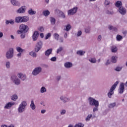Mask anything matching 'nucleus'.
I'll return each instance as SVG.
<instances>
[{
	"instance_id": "nucleus-1",
	"label": "nucleus",
	"mask_w": 127,
	"mask_h": 127,
	"mask_svg": "<svg viewBox=\"0 0 127 127\" xmlns=\"http://www.w3.org/2000/svg\"><path fill=\"white\" fill-rule=\"evenodd\" d=\"M27 106V102L25 101H22L18 106L17 111L19 114H22L24 112H25L26 110V107Z\"/></svg>"
},
{
	"instance_id": "nucleus-2",
	"label": "nucleus",
	"mask_w": 127,
	"mask_h": 127,
	"mask_svg": "<svg viewBox=\"0 0 127 127\" xmlns=\"http://www.w3.org/2000/svg\"><path fill=\"white\" fill-rule=\"evenodd\" d=\"M118 85H119V81H117L111 87L109 92L108 93L109 98H112V96L114 95V91L116 90V88H117V86H118Z\"/></svg>"
},
{
	"instance_id": "nucleus-3",
	"label": "nucleus",
	"mask_w": 127,
	"mask_h": 127,
	"mask_svg": "<svg viewBox=\"0 0 127 127\" xmlns=\"http://www.w3.org/2000/svg\"><path fill=\"white\" fill-rule=\"evenodd\" d=\"M19 31H18V34H21V33H26L28 31V26L25 24H22L19 26Z\"/></svg>"
},
{
	"instance_id": "nucleus-4",
	"label": "nucleus",
	"mask_w": 127,
	"mask_h": 127,
	"mask_svg": "<svg viewBox=\"0 0 127 127\" xmlns=\"http://www.w3.org/2000/svg\"><path fill=\"white\" fill-rule=\"evenodd\" d=\"M42 72V67L40 66H37L35 67L32 72V75L33 76H37L39 75L40 73Z\"/></svg>"
},
{
	"instance_id": "nucleus-5",
	"label": "nucleus",
	"mask_w": 127,
	"mask_h": 127,
	"mask_svg": "<svg viewBox=\"0 0 127 127\" xmlns=\"http://www.w3.org/2000/svg\"><path fill=\"white\" fill-rule=\"evenodd\" d=\"M13 48H11L6 52L5 57L7 59H11L13 57Z\"/></svg>"
},
{
	"instance_id": "nucleus-6",
	"label": "nucleus",
	"mask_w": 127,
	"mask_h": 127,
	"mask_svg": "<svg viewBox=\"0 0 127 127\" xmlns=\"http://www.w3.org/2000/svg\"><path fill=\"white\" fill-rule=\"evenodd\" d=\"M88 102L90 106H98L99 105V101L95 100V99L89 97L88 98Z\"/></svg>"
},
{
	"instance_id": "nucleus-7",
	"label": "nucleus",
	"mask_w": 127,
	"mask_h": 127,
	"mask_svg": "<svg viewBox=\"0 0 127 127\" xmlns=\"http://www.w3.org/2000/svg\"><path fill=\"white\" fill-rule=\"evenodd\" d=\"M78 11V7L75 6L72 8L69 9L67 11L68 15H74V14L77 13Z\"/></svg>"
},
{
	"instance_id": "nucleus-8",
	"label": "nucleus",
	"mask_w": 127,
	"mask_h": 127,
	"mask_svg": "<svg viewBox=\"0 0 127 127\" xmlns=\"http://www.w3.org/2000/svg\"><path fill=\"white\" fill-rule=\"evenodd\" d=\"M11 80L15 85H19L20 84V80L15 75H12L11 76Z\"/></svg>"
},
{
	"instance_id": "nucleus-9",
	"label": "nucleus",
	"mask_w": 127,
	"mask_h": 127,
	"mask_svg": "<svg viewBox=\"0 0 127 127\" xmlns=\"http://www.w3.org/2000/svg\"><path fill=\"white\" fill-rule=\"evenodd\" d=\"M43 45V43L42 41H40L37 43V45L35 46L34 49L35 52L37 53L42 48V46Z\"/></svg>"
},
{
	"instance_id": "nucleus-10",
	"label": "nucleus",
	"mask_w": 127,
	"mask_h": 127,
	"mask_svg": "<svg viewBox=\"0 0 127 127\" xmlns=\"http://www.w3.org/2000/svg\"><path fill=\"white\" fill-rule=\"evenodd\" d=\"M118 12L122 15H126V14H127V9L124 6L120 7L118 9Z\"/></svg>"
},
{
	"instance_id": "nucleus-11",
	"label": "nucleus",
	"mask_w": 127,
	"mask_h": 127,
	"mask_svg": "<svg viewBox=\"0 0 127 127\" xmlns=\"http://www.w3.org/2000/svg\"><path fill=\"white\" fill-rule=\"evenodd\" d=\"M125 90V83L124 82H122L120 83L119 86V89L118 90V92L119 94H123L124 93V91Z\"/></svg>"
},
{
	"instance_id": "nucleus-12",
	"label": "nucleus",
	"mask_w": 127,
	"mask_h": 127,
	"mask_svg": "<svg viewBox=\"0 0 127 127\" xmlns=\"http://www.w3.org/2000/svg\"><path fill=\"white\" fill-rule=\"evenodd\" d=\"M15 105V103L13 102H10L7 103L5 105L4 107V109H9L12 107V106H14Z\"/></svg>"
},
{
	"instance_id": "nucleus-13",
	"label": "nucleus",
	"mask_w": 127,
	"mask_h": 127,
	"mask_svg": "<svg viewBox=\"0 0 127 127\" xmlns=\"http://www.w3.org/2000/svg\"><path fill=\"white\" fill-rule=\"evenodd\" d=\"M61 101H63L64 104L67 103L70 101V98L63 95L60 97Z\"/></svg>"
},
{
	"instance_id": "nucleus-14",
	"label": "nucleus",
	"mask_w": 127,
	"mask_h": 127,
	"mask_svg": "<svg viewBox=\"0 0 127 127\" xmlns=\"http://www.w3.org/2000/svg\"><path fill=\"white\" fill-rule=\"evenodd\" d=\"M38 36H39V32L35 31L32 35L33 41H36Z\"/></svg>"
},
{
	"instance_id": "nucleus-15",
	"label": "nucleus",
	"mask_w": 127,
	"mask_h": 127,
	"mask_svg": "<svg viewBox=\"0 0 127 127\" xmlns=\"http://www.w3.org/2000/svg\"><path fill=\"white\" fill-rule=\"evenodd\" d=\"M26 10V7L25 6H22L17 10V13H24Z\"/></svg>"
},
{
	"instance_id": "nucleus-16",
	"label": "nucleus",
	"mask_w": 127,
	"mask_h": 127,
	"mask_svg": "<svg viewBox=\"0 0 127 127\" xmlns=\"http://www.w3.org/2000/svg\"><path fill=\"white\" fill-rule=\"evenodd\" d=\"M10 2L13 6H18L20 5V2L16 0H11Z\"/></svg>"
},
{
	"instance_id": "nucleus-17",
	"label": "nucleus",
	"mask_w": 127,
	"mask_h": 127,
	"mask_svg": "<svg viewBox=\"0 0 127 127\" xmlns=\"http://www.w3.org/2000/svg\"><path fill=\"white\" fill-rule=\"evenodd\" d=\"M17 76L19 79H21L22 81H24L26 79V75L21 73H18Z\"/></svg>"
},
{
	"instance_id": "nucleus-18",
	"label": "nucleus",
	"mask_w": 127,
	"mask_h": 127,
	"mask_svg": "<svg viewBox=\"0 0 127 127\" xmlns=\"http://www.w3.org/2000/svg\"><path fill=\"white\" fill-rule=\"evenodd\" d=\"M64 66L65 68H66L67 69H69L73 66V64L70 62H66L64 64Z\"/></svg>"
},
{
	"instance_id": "nucleus-19",
	"label": "nucleus",
	"mask_w": 127,
	"mask_h": 127,
	"mask_svg": "<svg viewBox=\"0 0 127 127\" xmlns=\"http://www.w3.org/2000/svg\"><path fill=\"white\" fill-rule=\"evenodd\" d=\"M22 23L27 22L29 20V17L27 16H21Z\"/></svg>"
},
{
	"instance_id": "nucleus-20",
	"label": "nucleus",
	"mask_w": 127,
	"mask_h": 127,
	"mask_svg": "<svg viewBox=\"0 0 127 127\" xmlns=\"http://www.w3.org/2000/svg\"><path fill=\"white\" fill-rule=\"evenodd\" d=\"M118 61V57L117 56H113L112 57L111 62L112 63H117Z\"/></svg>"
},
{
	"instance_id": "nucleus-21",
	"label": "nucleus",
	"mask_w": 127,
	"mask_h": 127,
	"mask_svg": "<svg viewBox=\"0 0 127 127\" xmlns=\"http://www.w3.org/2000/svg\"><path fill=\"white\" fill-rule=\"evenodd\" d=\"M115 6H116V7H118V8H120V7H122L123 6V3L121 1H117L115 3Z\"/></svg>"
},
{
	"instance_id": "nucleus-22",
	"label": "nucleus",
	"mask_w": 127,
	"mask_h": 127,
	"mask_svg": "<svg viewBox=\"0 0 127 127\" xmlns=\"http://www.w3.org/2000/svg\"><path fill=\"white\" fill-rule=\"evenodd\" d=\"M21 16H17L15 18V22H16V23H21Z\"/></svg>"
},
{
	"instance_id": "nucleus-23",
	"label": "nucleus",
	"mask_w": 127,
	"mask_h": 127,
	"mask_svg": "<svg viewBox=\"0 0 127 127\" xmlns=\"http://www.w3.org/2000/svg\"><path fill=\"white\" fill-rule=\"evenodd\" d=\"M36 52L35 51H32L29 53V55L33 58H36L37 57V54Z\"/></svg>"
},
{
	"instance_id": "nucleus-24",
	"label": "nucleus",
	"mask_w": 127,
	"mask_h": 127,
	"mask_svg": "<svg viewBox=\"0 0 127 127\" xmlns=\"http://www.w3.org/2000/svg\"><path fill=\"white\" fill-rule=\"evenodd\" d=\"M111 50L113 53H116L118 52V48L116 46H112Z\"/></svg>"
},
{
	"instance_id": "nucleus-25",
	"label": "nucleus",
	"mask_w": 127,
	"mask_h": 127,
	"mask_svg": "<svg viewBox=\"0 0 127 127\" xmlns=\"http://www.w3.org/2000/svg\"><path fill=\"white\" fill-rule=\"evenodd\" d=\"M16 50L19 53H23V52H25V50L22 49L20 47H16Z\"/></svg>"
},
{
	"instance_id": "nucleus-26",
	"label": "nucleus",
	"mask_w": 127,
	"mask_h": 127,
	"mask_svg": "<svg viewBox=\"0 0 127 127\" xmlns=\"http://www.w3.org/2000/svg\"><path fill=\"white\" fill-rule=\"evenodd\" d=\"M52 49H49L47 50L45 52V55L46 56H49L51 53H52Z\"/></svg>"
},
{
	"instance_id": "nucleus-27",
	"label": "nucleus",
	"mask_w": 127,
	"mask_h": 127,
	"mask_svg": "<svg viewBox=\"0 0 127 127\" xmlns=\"http://www.w3.org/2000/svg\"><path fill=\"white\" fill-rule=\"evenodd\" d=\"M28 13L30 15H33L36 14V11L33 10L32 8H31L28 11Z\"/></svg>"
},
{
	"instance_id": "nucleus-28",
	"label": "nucleus",
	"mask_w": 127,
	"mask_h": 127,
	"mask_svg": "<svg viewBox=\"0 0 127 127\" xmlns=\"http://www.w3.org/2000/svg\"><path fill=\"white\" fill-rule=\"evenodd\" d=\"M30 107L33 110L36 109V107L35 106V104H34V101L33 100H31Z\"/></svg>"
},
{
	"instance_id": "nucleus-29",
	"label": "nucleus",
	"mask_w": 127,
	"mask_h": 127,
	"mask_svg": "<svg viewBox=\"0 0 127 127\" xmlns=\"http://www.w3.org/2000/svg\"><path fill=\"white\" fill-rule=\"evenodd\" d=\"M50 14V11L48 10V9L45 10L43 11V15L45 16H48Z\"/></svg>"
},
{
	"instance_id": "nucleus-30",
	"label": "nucleus",
	"mask_w": 127,
	"mask_h": 127,
	"mask_svg": "<svg viewBox=\"0 0 127 127\" xmlns=\"http://www.w3.org/2000/svg\"><path fill=\"white\" fill-rule=\"evenodd\" d=\"M85 53V51L82 50H79L76 52V54H77V55H79V56H83Z\"/></svg>"
},
{
	"instance_id": "nucleus-31",
	"label": "nucleus",
	"mask_w": 127,
	"mask_h": 127,
	"mask_svg": "<svg viewBox=\"0 0 127 127\" xmlns=\"http://www.w3.org/2000/svg\"><path fill=\"white\" fill-rule=\"evenodd\" d=\"M46 92H47L46 88H45L44 86H42L40 89V93L41 94H43L44 93H46Z\"/></svg>"
},
{
	"instance_id": "nucleus-32",
	"label": "nucleus",
	"mask_w": 127,
	"mask_h": 127,
	"mask_svg": "<svg viewBox=\"0 0 127 127\" xmlns=\"http://www.w3.org/2000/svg\"><path fill=\"white\" fill-rule=\"evenodd\" d=\"M116 102L110 103L108 105V108L109 109H113V108H115L116 107Z\"/></svg>"
},
{
	"instance_id": "nucleus-33",
	"label": "nucleus",
	"mask_w": 127,
	"mask_h": 127,
	"mask_svg": "<svg viewBox=\"0 0 127 127\" xmlns=\"http://www.w3.org/2000/svg\"><path fill=\"white\" fill-rule=\"evenodd\" d=\"M17 99H18V96H17L16 94H14L11 97V100H12V101H15Z\"/></svg>"
},
{
	"instance_id": "nucleus-34",
	"label": "nucleus",
	"mask_w": 127,
	"mask_h": 127,
	"mask_svg": "<svg viewBox=\"0 0 127 127\" xmlns=\"http://www.w3.org/2000/svg\"><path fill=\"white\" fill-rule=\"evenodd\" d=\"M50 21L52 25H54L56 22V19L54 18L53 17H50Z\"/></svg>"
},
{
	"instance_id": "nucleus-35",
	"label": "nucleus",
	"mask_w": 127,
	"mask_h": 127,
	"mask_svg": "<svg viewBox=\"0 0 127 127\" xmlns=\"http://www.w3.org/2000/svg\"><path fill=\"white\" fill-rule=\"evenodd\" d=\"M111 4V1L109 0H105L104 5L105 6H108Z\"/></svg>"
},
{
	"instance_id": "nucleus-36",
	"label": "nucleus",
	"mask_w": 127,
	"mask_h": 127,
	"mask_svg": "<svg viewBox=\"0 0 127 127\" xmlns=\"http://www.w3.org/2000/svg\"><path fill=\"white\" fill-rule=\"evenodd\" d=\"M70 29H71V25H70V24H68L65 26V29H64V30H66V31H69Z\"/></svg>"
},
{
	"instance_id": "nucleus-37",
	"label": "nucleus",
	"mask_w": 127,
	"mask_h": 127,
	"mask_svg": "<svg viewBox=\"0 0 127 127\" xmlns=\"http://www.w3.org/2000/svg\"><path fill=\"white\" fill-rule=\"evenodd\" d=\"M54 38L55 39H56V40H57V41H58V40H59V34H58V33H55L54 34Z\"/></svg>"
},
{
	"instance_id": "nucleus-38",
	"label": "nucleus",
	"mask_w": 127,
	"mask_h": 127,
	"mask_svg": "<svg viewBox=\"0 0 127 127\" xmlns=\"http://www.w3.org/2000/svg\"><path fill=\"white\" fill-rule=\"evenodd\" d=\"M89 62L92 64H95L97 62V60L96 58H91L89 60Z\"/></svg>"
},
{
	"instance_id": "nucleus-39",
	"label": "nucleus",
	"mask_w": 127,
	"mask_h": 127,
	"mask_svg": "<svg viewBox=\"0 0 127 127\" xmlns=\"http://www.w3.org/2000/svg\"><path fill=\"white\" fill-rule=\"evenodd\" d=\"M116 39L117 41H121L123 39V36L120 35H117L116 36Z\"/></svg>"
},
{
	"instance_id": "nucleus-40",
	"label": "nucleus",
	"mask_w": 127,
	"mask_h": 127,
	"mask_svg": "<svg viewBox=\"0 0 127 127\" xmlns=\"http://www.w3.org/2000/svg\"><path fill=\"white\" fill-rule=\"evenodd\" d=\"M85 32L86 33H90V32H91V28L90 27H87L85 28Z\"/></svg>"
},
{
	"instance_id": "nucleus-41",
	"label": "nucleus",
	"mask_w": 127,
	"mask_h": 127,
	"mask_svg": "<svg viewBox=\"0 0 127 127\" xmlns=\"http://www.w3.org/2000/svg\"><path fill=\"white\" fill-rule=\"evenodd\" d=\"M5 67L7 69H9L10 68V62L7 61L5 63Z\"/></svg>"
},
{
	"instance_id": "nucleus-42",
	"label": "nucleus",
	"mask_w": 127,
	"mask_h": 127,
	"mask_svg": "<svg viewBox=\"0 0 127 127\" xmlns=\"http://www.w3.org/2000/svg\"><path fill=\"white\" fill-rule=\"evenodd\" d=\"M94 107L93 109V112L94 113H95V112H98V111H99V104L97 106H94Z\"/></svg>"
},
{
	"instance_id": "nucleus-43",
	"label": "nucleus",
	"mask_w": 127,
	"mask_h": 127,
	"mask_svg": "<svg viewBox=\"0 0 127 127\" xmlns=\"http://www.w3.org/2000/svg\"><path fill=\"white\" fill-rule=\"evenodd\" d=\"M122 69H123V67L117 66L116 68H115V71H117V72H120V71H122Z\"/></svg>"
},
{
	"instance_id": "nucleus-44",
	"label": "nucleus",
	"mask_w": 127,
	"mask_h": 127,
	"mask_svg": "<svg viewBox=\"0 0 127 127\" xmlns=\"http://www.w3.org/2000/svg\"><path fill=\"white\" fill-rule=\"evenodd\" d=\"M92 116H93V115H92V114L88 115L87 116V117H86V119H85V120L86 121V122H88L89 121H90V120H91V118H92Z\"/></svg>"
},
{
	"instance_id": "nucleus-45",
	"label": "nucleus",
	"mask_w": 127,
	"mask_h": 127,
	"mask_svg": "<svg viewBox=\"0 0 127 127\" xmlns=\"http://www.w3.org/2000/svg\"><path fill=\"white\" fill-rule=\"evenodd\" d=\"M74 127H84V124L82 123H78L75 125Z\"/></svg>"
},
{
	"instance_id": "nucleus-46",
	"label": "nucleus",
	"mask_w": 127,
	"mask_h": 127,
	"mask_svg": "<svg viewBox=\"0 0 127 127\" xmlns=\"http://www.w3.org/2000/svg\"><path fill=\"white\" fill-rule=\"evenodd\" d=\"M62 50H63V47H60L59 48L57 49V54H58L60 52H61Z\"/></svg>"
},
{
	"instance_id": "nucleus-47",
	"label": "nucleus",
	"mask_w": 127,
	"mask_h": 127,
	"mask_svg": "<svg viewBox=\"0 0 127 127\" xmlns=\"http://www.w3.org/2000/svg\"><path fill=\"white\" fill-rule=\"evenodd\" d=\"M65 114H66V110H65L63 109L62 111H61V115L62 116H63V115H65Z\"/></svg>"
},
{
	"instance_id": "nucleus-48",
	"label": "nucleus",
	"mask_w": 127,
	"mask_h": 127,
	"mask_svg": "<svg viewBox=\"0 0 127 127\" xmlns=\"http://www.w3.org/2000/svg\"><path fill=\"white\" fill-rule=\"evenodd\" d=\"M106 13H107V14H114V11H110L109 10H107L106 11Z\"/></svg>"
},
{
	"instance_id": "nucleus-49",
	"label": "nucleus",
	"mask_w": 127,
	"mask_h": 127,
	"mask_svg": "<svg viewBox=\"0 0 127 127\" xmlns=\"http://www.w3.org/2000/svg\"><path fill=\"white\" fill-rule=\"evenodd\" d=\"M20 37L22 38V39L25 38V33L23 32L21 33Z\"/></svg>"
},
{
	"instance_id": "nucleus-50",
	"label": "nucleus",
	"mask_w": 127,
	"mask_h": 127,
	"mask_svg": "<svg viewBox=\"0 0 127 127\" xmlns=\"http://www.w3.org/2000/svg\"><path fill=\"white\" fill-rule=\"evenodd\" d=\"M50 60L51 61H53V62H56L57 59L56 58V57H54L51 58Z\"/></svg>"
},
{
	"instance_id": "nucleus-51",
	"label": "nucleus",
	"mask_w": 127,
	"mask_h": 127,
	"mask_svg": "<svg viewBox=\"0 0 127 127\" xmlns=\"http://www.w3.org/2000/svg\"><path fill=\"white\" fill-rule=\"evenodd\" d=\"M0 127H14V126H13V125L11 124L10 126H6L5 125H1Z\"/></svg>"
},
{
	"instance_id": "nucleus-52",
	"label": "nucleus",
	"mask_w": 127,
	"mask_h": 127,
	"mask_svg": "<svg viewBox=\"0 0 127 127\" xmlns=\"http://www.w3.org/2000/svg\"><path fill=\"white\" fill-rule=\"evenodd\" d=\"M102 35H99L98 36V37H97V40H98V41H99V42L101 41V40H102Z\"/></svg>"
},
{
	"instance_id": "nucleus-53",
	"label": "nucleus",
	"mask_w": 127,
	"mask_h": 127,
	"mask_svg": "<svg viewBox=\"0 0 127 127\" xmlns=\"http://www.w3.org/2000/svg\"><path fill=\"white\" fill-rule=\"evenodd\" d=\"M60 14H61V17H62L63 18H65V14H64L63 12H61L60 13Z\"/></svg>"
},
{
	"instance_id": "nucleus-54",
	"label": "nucleus",
	"mask_w": 127,
	"mask_h": 127,
	"mask_svg": "<svg viewBox=\"0 0 127 127\" xmlns=\"http://www.w3.org/2000/svg\"><path fill=\"white\" fill-rule=\"evenodd\" d=\"M81 35H82V32L81 31H78L77 32V37H79V36H80Z\"/></svg>"
},
{
	"instance_id": "nucleus-55",
	"label": "nucleus",
	"mask_w": 127,
	"mask_h": 127,
	"mask_svg": "<svg viewBox=\"0 0 127 127\" xmlns=\"http://www.w3.org/2000/svg\"><path fill=\"white\" fill-rule=\"evenodd\" d=\"M51 36V33H49L46 36L45 39H48V38H49V37H50Z\"/></svg>"
},
{
	"instance_id": "nucleus-56",
	"label": "nucleus",
	"mask_w": 127,
	"mask_h": 127,
	"mask_svg": "<svg viewBox=\"0 0 127 127\" xmlns=\"http://www.w3.org/2000/svg\"><path fill=\"white\" fill-rule=\"evenodd\" d=\"M111 64V61H110V60H107V62L105 63V65L108 66V65H110Z\"/></svg>"
},
{
	"instance_id": "nucleus-57",
	"label": "nucleus",
	"mask_w": 127,
	"mask_h": 127,
	"mask_svg": "<svg viewBox=\"0 0 127 127\" xmlns=\"http://www.w3.org/2000/svg\"><path fill=\"white\" fill-rule=\"evenodd\" d=\"M59 41L60 42H61V43H63L64 42V39H63V38L61 37L59 39Z\"/></svg>"
},
{
	"instance_id": "nucleus-58",
	"label": "nucleus",
	"mask_w": 127,
	"mask_h": 127,
	"mask_svg": "<svg viewBox=\"0 0 127 127\" xmlns=\"http://www.w3.org/2000/svg\"><path fill=\"white\" fill-rule=\"evenodd\" d=\"M9 23L10 24H14V20H9Z\"/></svg>"
},
{
	"instance_id": "nucleus-59",
	"label": "nucleus",
	"mask_w": 127,
	"mask_h": 127,
	"mask_svg": "<svg viewBox=\"0 0 127 127\" xmlns=\"http://www.w3.org/2000/svg\"><path fill=\"white\" fill-rule=\"evenodd\" d=\"M39 31H41V32H42L43 31H44V28L43 27H40L39 28Z\"/></svg>"
},
{
	"instance_id": "nucleus-60",
	"label": "nucleus",
	"mask_w": 127,
	"mask_h": 127,
	"mask_svg": "<svg viewBox=\"0 0 127 127\" xmlns=\"http://www.w3.org/2000/svg\"><path fill=\"white\" fill-rule=\"evenodd\" d=\"M3 36V33H2V32H0V38H2Z\"/></svg>"
},
{
	"instance_id": "nucleus-61",
	"label": "nucleus",
	"mask_w": 127,
	"mask_h": 127,
	"mask_svg": "<svg viewBox=\"0 0 127 127\" xmlns=\"http://www.w3.org/2000/svg\"><path fill=\"white\" fill-rule=\"evenodd\" d=\"M41 114H45L46 113V110H42L41 111Z\"/></svg>"
},
{
	"instance_id": "nucleus-62",
	"label": "nucleus",
	"mask_w": 127,
	"mask_h": 127,
	"mask_svg": "<svg viewBox=\"0 0 127 127\" xmlns=\"http://www.w3.org/2000/svg\"><path fill=\"white\" fill-rule=\"evenodd\" d=\"M114 26H109V29L110 30H113Z\"/></svg>"
},
{
	"instance_id": "nucleus-63",
	"label": "nucleus",
	"mask_w": 127,
	"mask_h": 127,
	"mask_svg": "<svg viewBox=\"0 0 127 127\" xmlns=\"http://www.w3.org/2000/svg\"><path fill=\"white\" fill-rule=\"evenodd\" d=\"M112 30H113V31H118V28H117V27H113Z\"/></svg>"
},
{
	"instance_id": "nucleus-64",
	"label": "nucleus",
	"mask_w": 127,
	"mask_h": 127,
	"mask_svg": "<svg viewBox=\"0 0 127 127\" xmlns=\"http://www.w3.org/2000/svg\"><path fill=\"white\" fill-rule=\"evenodd\" d=\"M61 79V76H58L57 77V79L58 80V81L60 80Z\"/></svg>"
}]
</instances>
